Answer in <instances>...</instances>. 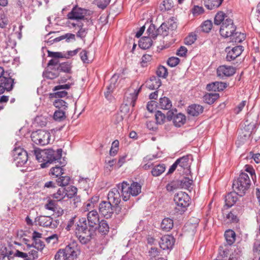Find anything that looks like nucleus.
I'll use <instances>...</instances> for the list:
<instances>
[{"instance_id":"1","label":"nucleus","mask_w":260,"mask_h":260,"mask_svg":"<svg viewBox=\"0 0 260 260\" xmlns=\"http://www.w3.org/2000/svg\"><path fill=\"white\" fill-rule=\"evenodd\" d=\"M62 149H57L56 151L52 149L44 150L35 149L34 154L36 159L41 162L42 168H46L49 165L53 162H59L60 166H56L50 170V175L58 178L64 173L62 167L65 166L64 162L60 161L61 159Z\"/></svg>"},{"instance_id":"2","label":"nucleus","mask_w":260,"mask_h":260,"mask_svg":"<svg viewBox=\"0 0 260 260\" xmlns=\"http://www.w3.org/2000/svg\"><path fill=\"white\" fill-rule=\"evenodd\" d=\"M124 201L130 199V185L126 181L118 184L117 187L112 188L108 194V202L117 207L120 202V197Z\"/></svg>"},{"instance_id":"3","label":"nucleus","mask_w":260,"mask_h":260,"mask_svg":"<svg viewBox=\"0 0 260 260\" xmlns=\"http://www.w3.org/2000/svg\"><path fill=\"white\" fill-rule=\"evenodd\" d=\"M93 229H88L85 218L79 219L76 228V234L80 242L82 244H86L91 239Z\"/></svg>"},{"instance_id":"4","label":"nucleus","mask_w":260,"mask_h":260,"mask_svg":"<svg viewBox=\"0 0 260 260\" xmlns=\"http://www.w3.org/2000/svg\"><path fill=\"white\" fill-rule=\"evenodd\" d=\"M250 185V180L248 175L242 173L238 178L234 181L233 188L237 194L242 197L245 194Z\"/></svg>"},{"instance_id":"5","label":"nucleus","mask_w":260,"mask_h":260,"mask_svg":"<svg viewBox=\"0 0 260 260\" xmlns=\"http://www.w3.org/2000/svg\"><path fill=\"white\" fill-rule=\"evenodd\" d=\"M190 198L184 192H179L174 197V201L176 206L175 208L176 213L182 214L186 209V207L189 205Z\"/></svg>"},{"instance_id":"6","label":"nucleus","mask_w":260,"mask_h":260,"mask_svg":"<svg viewBox=\"0 0 260 260\" xmlns=\"http://www.w3.org/2000/svg\"><path fill=\"white\" fill-rule=\"evenodd\" d=\"M31 138L34 143L44 146L50 143L51 135L48 131L40 129L32 132Z\"/></svg>"},{"instance_id":"7","label":"nucleus","mask_w":260,"mask_h":260,"mask_svg":"<svg viewBox=\"0 0 260 260\" xmlns=\"http://www.w3.org/2000/svg\"><path fill=\"white\" fill-rule=\"evenodd\" d=\"M14 161L18 167H21L27 161V152L21 147L15 148L12 152Z\"/></svg>"},{"instance_id":"8","label":"nucleus","mask_w":260,"mask_h":260,"mask_svg":"<svg viewBox=\"0 0 260 260\" xmlns=\"http://www.w3.org/2000/svg\"><path fill=\"white\" fill-rule=\"evenodd\" d=\"M236 30V27L234 24L233 20L230 18H226L222 22L219 31L222 37L230 38Z\"/></svg>"},{"instance_id":"9","label":"nucleus","mask_w":260,"mask_h":260,"mask_svg":"<svg viewBox=\"0 0 260 260\" xmlns=\"http://www.w3.org/2000/svg\"><path fill=\"white\" fill-rule=\"evenodd\" d=\"M99 211L106 218H110L113 212L114 208H116L114 205H112V203L108 201H103L99 205Z\"/></svg>"},{"instance_id":"10","label":"nucleus","mask_w":260,"mask_h":260,"mask_svg":"<svg viewBox=\"0 0 260 260\" xmlns=\"http://www.w3.org/2000/svg\"><path fill=\"white\" fill-rule=\"evenodd\" d=\"M129 109L130 101L128 100V97L125 95L123 103L120 107V113L115 115V117L118 119L119 121H121L124 118H128L130 116Z\"/></svg>"},{"instance_id":"11","label":"nucleus","mask_w":260,"mask_h":260,"mask_svg":"<svg viewBox=\"0 0 260 260\" xmlns=\"http://www.w3.org/2000/svg\"><path fill=\"white\" fill-rule=\"evenodd\" d=\"M71 188L72 190L71 193H68V190L64 188H59L57 191L53 194V198L56 201H60L64 199L66 197H67L68 198H72L77 192V188L72 187Z\"/></svg>"},{"instance_id":"12","label":"nucleus","mask_w":260,"mask_h":260,"mask_svg":"<svg viewBox=\"0 0 260 260\" xmlns=\"http://www.w3.org/2000/svg\"><path fill=\"white\" fill-rule=\"evenodd\" d=\"M69 258L74 259L80 253L79 248L76 242L73 241L62 249Z\"/></svg>"},{"instance_id":"13","label":"nucleus","mask_w":260,"mask_h":260,"mask_svg":"<svg viewBox=\"0 0 260 260\" xmlns=\"http://www.w3.org/2000/svg\"><path fill=\"white\" fill-rule=\"evenodd\" d=\"M175 243V239L171 235H165L161 238L159 244L163 250L171 249Z\"/></svg>"},{"instance_id":"14","label":"nucleus","mask_w":260,"mask_h":260,"mask_svg":"<svg viewBox=\"0 0 260 260\" xmlns=\"http://www.w3.org/2000/svg\"><path fill=\"white\" fill-rule=\"evenodd\" d=\"M38 222L41 226L52 229L56 228L58 224V222L57 220H53L50 216H41L39 217Z\"/></svg>"},{"instance_id":"15","label":"nucleus","mask_w":260,"mask_h":260,"mask_svg":"<svg viewBox=\"0 0 260 260\" xmlns=\"http://www.w3.org/2000/svg\"><path fill=\"white\" fill-rule=\"evenodd\" d=\"M89 226L92 229H96L99 223V215L96 210H92L87 214Z\"/></svg>"},{"instance_id":"16","label":"nucleus","mask_w":260,"mask_h":260,"mask_svg":"<svg viewBox=\"0 0 260 260\" xmlns=\"http://www.w3.org/2000/svg\"><path fill=\"white\" fill-rule=\"evenodd\" d=\"M235 73V69L231 66H221L217 69V75L218 77L231 76Z\"/></svg>"},{"instance_id":"17","label":"nucleus","mask_w":260,"mask_h":260,"mask_svg":"<svg viewBox=\"0 0 260 260\" xmlns=\"http://www.w3.org/2000/svg\"><path fill=\"white\" fill-rule=\"evenodd\" d=\"M74 84L73 81L63 85H59L54 87L53 90L57 91L54 93L56 98H63L67 95L68 92L64 90L59 91L62 89H68L71 86Z\"/></svg>"},{"instance_id":"18","label":"nucleus","mask_w":260,"mask_h":260,"mask_svg":"<svg viewBox=\"0 0 260 260\" xmlns=\"http://www.w3.org/2000/svg\"><path fill=\"white\" fill-rule=\"evenodd\" d=\"M85 14V10L75 7L68 13L67 16L70 19L79 20L83 19Z\"/></svg>"},{"instance_id":"19","label":"nucleus","mask_w":260,"mask_h":260,"mask_svg":"<svg viewBox=\"0 0 260 260\" xmlns=\"http://www.w3.org/2000/svg\"><path fill=\"white\" fill-rule=\"evenodd\" d=\"M242 51L241 46H236L232 49H230L229 48H226V51L227 52L226 60L231 61L234 60L242 53Z\"/></svg>"},{"instance_id":"20","label":"nucleus","mask_w":260,"mask_h":260,"mask_svg":"<svg viewBox=\"0 0 260 260\" xmlns=\"http://www.w3.org/2000/svg\"><path fill=\"white\" fill-rule=\"evenodd\" d=\"M16 254L24 260H35L38 257V251L34 248L31 249L28 253L17 251Z\"/></svg>"},{"instance_id":"21","label":"nucleus","mask_w":260,"mask_h":260,"mask_svg":"<svg viewBox=\"0 0 260 260\" xmlns=\"http://www.w3.org/2000/svg\"><path fill=\"white\" fill-rule=\"evenodd\" d=\"M192 161V156L191 155H187L177 159L176 161L178 166L180 169L188 170L190 168V164ZM181 171V169L179 170Z\"/></svg>"},{"instance_id":"22","label":"nucleus","mask_w":260,"mask_h":260,"mask_svg":"<svg viewBox=\"0 0 260 260\" xmlns=\"http://www.w3.org/2000/svg\"><path fill=\"white\" fill-rule=\"evenodd\" d=\"M203 107L198 104H193L187 108V113L191 116H198L203 111Z\"/></svg>"},{"instance_id":"23","label":"nucleus","mask_w":260,"mask_h":260,"mask_svg":"<svg viewBox=\"0 0 260 260\" xmlns=\"http://www.w3.org/2000/svg\"><path fill=\"white\" fill-rule=\"evenodd\" d=\"M71 25L72 27H75L76 29H78L77 32V37L83 39L86 37L87 34V29L83 27V24L82 22H79L77 24L72 23H71Z\"/></svg>"},{"instance_id":"24","label":"nucleus","mask_w":260,"mask_h":260,"mask_svg":"<svg viewBox=\"0 0 260 260\" xmlns=\"http://www.w3.org/2000/svg\"><path fill=\"white\" fill-rule=\"evenodd\" d=\"M226 84L221 82H215L209 84L207 86V88L209 90L212 91H221L226 87Z\"/></svg>"},{"instance_id":"25","label":"nucleus","mask_w":260,"mask_h":260,"mask_svg":"<svg viewBox=\"0 0 260 260\" xmlns=\"http://www.w3.org/2000/svg\"><path fill=\"white\" fill-rule=\"evenodd\" d=\"M14 80H9L7 82L0 80V94L3 93L5 90L10 91L13 89Z\"/></svg>"},{"instance_id":"26","label":"nucleus","mask_w":260,"mask_h":260,"mask_svg":"<svg viewBox=\"0 0 260 260\" xmlns=\"http://www.w3.org/2000/svg\"><path fill=\"white\" fill-rule=\"evenodd\" d=\"M223 0H205V6L209 10H213L219 7Z\"/></svg>"},{"instance_id":"27","label":"nucleus","mask_w":260,"mask_h":260,"mask_svg":"<svg viewBox=\"0 0 260 260\" xmlns=\"http://www.w3.org/2000/svg\"><path fill=\"white\" fill-rule=\"evenodd\" d=\"M152 45V38L148 37H143L139 42V46L142 49H146L149 48Z\"/></svg>"},{"instance_id":"28","label":"nucleus","mask_w":260,"mask_h":260,"mask_svg":"<svg viewBox=\"0 0 260 260\" xmlns=\"http://www.w3.org/2000/svg\"><path fill=\"white\" fill-rule=\"evenodd\" d=\"M185 116L181 113L175 115L173 118L174 124L177 127H180L182 125L185 123Z\"/></svg>"},{"instance_id":"29","label":"nucleus","mask_w":260,"mask_h":260,"mask_svg":"<svg viewBox=\"0 0 260 260\" xmlns=\"http://www.w3.org/2000/svg\"><path fill=\"white\" fill-rule=\"evenodd\" d=\"M159 107L164 110H168L172 107L171 101L166 97H164L159 99Z\"/></svg>"},{"instance_id":"30","label":"nucleus","mask_w":260,"mask_h":260,"mask_svg":"<svg viewBox=\"0 0 260 260\" xmlns=\"http://www.w3.org/2000/svg\"><path fill=\"white\" fill-rule=\"evenodd\" d=\"M230 41L235 43H240L245 39V36L244 34L240 32L235 31L232 34L230 38Z\"/></svg>"},{"instance_id":"31","label":"nucleus","mask_w":260,"mask_h":260,"mask_svg":"<svg viewBox=\"0 0 260 260\" xmlns=\"http://www.w3.org/2000/svg\"><path fill=\"white\" fill-rule=\"evenodd\" d=\"M173 221L169 218H164L161 223V228L162 230L168 231L173 227Z\"/></svg>"},{"instance_id":"32","label":"nucleus","mask_w":260,"mask_h":260,"mask_svg":"<svg viewBox=\"0 0 260 260\" xmlns=\"http://www.w3.org/2000/svg\"><path fill=\"white\" fill-rule=\"evenodd\" d=\"M43 75L46 78L53 79L58 76V71L57 70H55L54 68H48Z\"/></svg>"},{"instance_id":"33","label":"nucleus","mask_w":260,"mask_h":260,"mask_svg":"<svg viewBox=\"0 0 260 260\" xmlns=\"http://www.w3.org/2000/svg\"><path fill=\"white\" fill-rule=\"evenodd\" d=\"M192 182L193 181L192 180L189 179L188 178L185 177L178 181V184L179 185V186L181 188L189 189L191 187Z\"/></svg>"},{"instance_id":"34","label":"nucleus","mask_w":260,"mask_h":260,"mask_svg":"<svg viewBox=\"0 0 260 260\" xmlns=\"http://www.w3.org/2000/svg\"><path fill=\"white\" fill-rule=\"evenodd\" d=\"M224 237L229 245H232L235 241V233L232 230L226 231L225 232Z\"/></svg>"},{"instance_id":"35","label":"nucleus","mask_w":260,"mask_h":260,"mask_svg":"<svg viewBox=\"0 0 260 260\" xmlns=\"http://www.w3.org/2000/svg\"><path fill=\"white\" fill-rule=\"evenodd\" d=\"M219 97L218 93H209L204 96L205 102L208 104H213Z\"/></svg>"},{"instance_id":"36","label":"nucleus","mask_w":260,"mask_h":260,"mask_svg":"<svg viewBox=\"0 0 260 260\" xmlns=\"http://www.w3.org/2000/svg\"><path fill=\"white\" fill-rule=\"evenodd\" d=\"M98 201L97 197L92 198L86 202L85 205L84 210L85 211H88L90 210H92L94 208V205Z\"/></svg>"},{"instance_id":"37","label":"nucleus","mask_w":260,"mask_h":260,"mask_svg":"<svg viewBox=\"0 0 260 260\" xmlns=\"http://www.w3.org/2000/svg\"><path fill=\"white\" fill-rule=\"evenodd\" d=\"M141 191V185L138 182L131 184V196H137Z\"/></svg>"},{"instance_id":"38","label":"nucleus","mask_w":260,"mask_h":260,"mask_svg":"<svg viewBox=\"0 0 260 260\" xmlns=\"http://www.w3.org/2000/svg\"><path fill=\"white\" fill-rule=\"evenodd\" d=\"M99 230L100 233L103 234H106L109 229V227L108 223L105 220H102L100 222L99 221Z\"/></svg>"},{"instance_id":"39","label":"nucleus","mask_w":260,"mask_h":260,"mask_svg":"<svg viewBox=\"0 0 260 260\" xmlns=\"http://www.w3.org/2000/svg\"><path fill=\"white\" fill-rule=\"evenodd\" d=\"M166 168L164 165L156 166L151 171V173L154 176H158L165 171Z\"/></svg>"},{"instance_id":"40","label":"nucleus","mask_w":260,"mask_h":260,"mask_svg":"<svg viewBox=\"0 0 260 260\" xmlns=\"http://www.w3.org/2000/svg\"><path fill=\"white\" fill-rule=\"evenodd\" d=\"M53 118L56 121H61L63 120L66 118L65 112L61 109L56 110L54 113Z\"/></svg>"},{"instance_id":"41","label":"nucleus","mask_w":260,"mask_h":260,"mask_svg":"<svg viewBox=\"0 0 260 260\" xmlns=\"http://www.w3.org/2000/svg\"><path fill=\"white\" fill-rule=\"evenodd\" d=\"M57 69L58 72H63L70 73L71 70V66L68 62H63L57 67Z\"/></svg>"},{"instance_id":"42","label":"nucleus","mask_w":260,"mask_h":260,"mask_svg":"<svg viewBox=\"0 0 260 260\" xmlns=\"http://www.w3.org/2000/svg\"><path fill=\"white\" fill-rule=\"evenodd\" d=\"M8 79L13 80L10 76V72L9 71H5L3 68L0 67V80L7 82Z\"/></svg>"},{"instance_id":"43","label":"nucleus","mask_w":260,"mask_h":260,"mask_svg":"<svg viewBox=\"0 0 260 260\" xmlns=\"http://www.w3.org/2000/svg\"><path fill=\"white\" fill-rule=\"evenodd\" d=\"M70 178L67 176L58 177L56 179V183L58 186H64L69 184Z\"/></svg>"},{"instance_id":"44","label":"nucleus","mask_w":260,"mask_h":260,"mask_svg":"<svg viewBox=\"0 0 260 260\" xmlns=\"http://www.w3.org/2000/svg\"><path fill=\"white\" fill-rule=\"evenodd\" d=\"M63 39H66V41L67 42H69L71 41H75V35L73 34L67 33L55 39L54 40L56 41H59Z\"/></svg>"},{"instance_id":"45","label":"nucleus","mask_w":260,"mask_h":260,"mask_svg":"<svg viewBox=\"0 0 260 260\" xmlns=\"http://www.w3.org/2000/svg\"><path fill=\"white\" fill-rule=\"evenodd\" d=\"M53 105L59 109H62L64 110L68 108V104L62 100L57 99L55 100L53 102Z\"/></svg>"},{"instance_id":"46","label":"nucleus","mask_w":260,"mask_h":260,"mask_svg":"<svg viewBox=\"0 0 260 260\" xmlns=\"http://www.w3.org/2000/svg\"><path fill=\"white\" fill-rule=\"evenodd\" d=\"M225 17V14L222 12H218L214 18V23L216 25H219L221 22H223Z\"/></svg>"},{"instance_id":"47","label":"nucleus","mask_w":260,"mask_h":260,"mask_svg":"<svg viewBox=\"0 0 260 260\" xmlns=\"http://www.w3.org/2000/svg\"><path fill=\"white\" fill-rule=\"evenodd\" d=\"M236 201V198H235L232 193H229L225 197V205L228 207H232Z\"/></svg>"},{"instance_id":"48","label":"nucleus","mask_w":260,"mask_h":260,"mask_svg":"<svg viewBox=\"0 0 260 260\" xmlns=\"http://www.w3.org/2000/svg\"><path fill=\"white\" fill-rule=\"evenodd\" d=\"M147 86L150 89H154L155 88H158L160 85V82L159 80L154 79L150 80L147 82Z\"/></svg>"},{"instance_id":"49","label":"nucleus","mask_w":260,"mask_h":260,"mask_svg":"<svg viewBox=\"0 0 260 260\" xmlns=\"http://www.w3.org/2000/svg\"><path fill=\"white\" fill-rule=\"evenodd\" d=\"M118 79V76L117 75H114L110 80V84L109 86V89L111 90H114V89L117 86V80Z\"/></svg>"},{"instance_id":"50","label":"nucleus","mask_w":260,"mask_h":260,"mask_svg":"<svg viewBox=\"0 0 260 260\" xmlns=\"http://www.w3.org/2000/svg\"><path fill=\"white\" fill-rule=\"evenodd\" d=\"M202 30L205 32H209L212 27V22L210 20H206L204 22L202 26Z\"/></svg>"},{"instance_id":"51","label":"nucleus","mask_w":260,"mask_h":260,"mask_svg":"<svg viewBox=\"0 0 260 260\" xmlns=\"http://www.w3.org/2000/svg\"><path fill=\"white\" fill-rule=\"evenodd\" d=\"M155 119L157 123L161 124L164 123L166 116L161 112L157 111L155 114Z\"/></svg>"},{"instance_id":"52","label":"nucleus","mask_w":260,"mask_h":260,"mask_svg":"<svg viewBox=\"0 0 260 260\" xmlns=\"http://www.w3.org/2000/svg\"><path fill=\"white\" fill-rule=\"evenodd\" d=\"M172 1L171 0H164L162 2V5L160 6L161 11H166L170 10L172 8Z\"/></svg>"},{"instance_id":"53","label":"nucleus","mask_w":260,"mask_h":260,"mask_svg":"<svg viewBox=\"0 0 260 260\" xmlns=\"http://www.w3.org/2000/svg\"><path fill=\"white\" fill-rule=\"evenodd\" d=\"M156 74L159 77L166 78L168 75L167 69L164 66H160L156 71Z\"/></svg>"},{"instance_id":"54","label":"nucleus","mask_w":260,"mask_h":260,"mask_svg":"<svg viewBox=\"0 0 260 260\" xmlns=\"http://www.w3.org/2000/svg\"><path fill=\"white\" fill-rule=\"evenodd\" d=\"M159 253H160L159 250L157 248H156L154 246L151 247L148 251L149 256L151 258H153L157 256H158L159 255Z\"/></svg>"},{"instance_id":"55","label":"nucleus","mask_w":260,"mask_h":260,"mask_svg":"<svg viewBox=\"0 0 260 260\" xmlns=\"http://www.w3.org/2000/svg\"><path fill=\"white\" fill-rule=\"evenodd\" d=\"M110 3V0H94V4L99 8L105 9Z\"/></svg>"},{"instance_id":"56","label":"nucleus","mask_w":260,"mask_h":260,"mask_svg":"<svg viewBox=\"0 0 260 260\" xmlns=\"http://www.w3.org/2000/svg\"><path fill=\"white\" fill-rule=\"evenodd\" d=\"M69 258L62 249L59 250L55 255V260H67Z\"/></svg>"},{"instance_id":"57","label":"nucleus","mask_w":260,"mask_h":260,"mask_svg":"<svg viewBox=\"0 0 260 260\" xmlns=\"http://www.w3.org/2000/svg\"><path fill=\"white\" fill-rule=\"evenodd\" d=\"M197 40V36L195 34H191L188 35L184 40L186 45H190L192 44Z\"/></svg>"},{"instance_id":"58","label":"nucleus","mask_w":260,"mask_h":260,"mask_svg":"<svg viewBox=\"0 0 260 260\" xmlns=\"http://www.w3.org/2000/svg\"><path fill=\"white\" fill-rule=\"evenodd\" d=\"M34 243L32 244V246H29L30 248H34L38 250H42L44 247V244L42 241L40 239L34 240Z\"/></svg>"},{"instance_id":"59","label":"nucleus","mask_w":260,"mask_h":260,"mask_svg":"<svg viewBox=\"0 0 260 260\" xmlns=\"http://www.w3.org/2000/svg\"><path fill=\"white\" fill-rule=\"evenodd\" d=\"M204 12L202 7L194 6L192 9V13L194 16H199Z\"/></svg>"},{"instance_id":"60","label":"nucleus","mask_w":260,"mask_h":260,"mask_svg":"<svg viewBox=\"0 0 260 260\" xmlns=\"http://www.w3.org/2000/svg\"><path fill=\"white\" fill-rule=\"evenodd\" d=\"M179 59L177 57H172L169 58L168 60V64L171 67H174L177 66L179 62Z\"/></svg>"},{"instance_id":"61","label":"nucleus","mask_w":260,"mask_h":260,"mask_svg":"<svg viewBox=\"0 0 260 260\" xmlns=\"http://www.w3.org/2000/svg\"><path fill=\"white\" fill-rule=\"evenodd\" d=\"M147 33H148V37L151 38H155L156 36V32L155 30L154 26L150 25L147 30Z\"/></svg>"},{"instance_id":"62","label":"nucleus","mask_w":260,"mask_h":260,"mask_svg":"<svg viewBox=\"0 0 260 260\" xmlns=\"http://www.w3.org/2000/svg\"><path fill=\"white\" fill-rule=\"evenodd\" d=\"M156 107V103L155 101H151L149 102L147 105L148 111L152 113L155 110Z\"/></svg>"},{"instance_id":"63","label":"nucleus","mask_w":260,"mask_h":260,"mask_svg":"<svg viewBox=\"0 0 260 260\" xmlns=\"http://www.w3.org/2000/svg\"><path fill=\"white\" fill-rule=\"evenodd\" d=\"M58 238V235L56 234H54L46 238V241L48 243H52L54 244L57 242Z\"/></svg>"},{"instance_id":"64","label":"nucleus","mask_w":260,"mask_h":260,"mask_svg":"<svg viewBox=\"0 0 260 260\" xmlns=\"http://www.w3.org/2000/svg\"><path fill=\"white\" fill-rule=\"evenodd\" d=\"M46 209L54 211L56 207V204L54 201L50 200L48 201V203L45 205Z\"/></svg>"}]
</instances>
